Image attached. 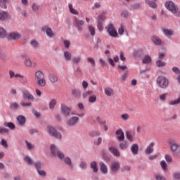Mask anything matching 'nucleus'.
<instances>
[{
	"label": "nucleus",
	"mask_w": 180,
	"mask_h": 180,
	"mask_svg": "<svg viewBox=\"0 0 180 180\" xmlns=\"http://www.w3.org/2000/svg\"><path fill=\"white\" fill-rule=\"evenodd\" d=\"M50 152L52 157H58L60 161H63L65 165H68L69 169H74V165L72 164V160H71V158L66 156L64 155L61 150H58L56 148V145L52 144L50 146Z\"/></svg>",
	"instance_id": "nucleus-1"
},
{
	"label": "nucleus",
	"mask_w": 180,
	"mask_h": 180,
	"mask_svg": "<svg viewBox=\"0 0 180 180\" xmlns=\"http://www.w3.org/2000/svg\"><path fill=\"white\" fill-rule=\"evenodd\" d=\"M168 144L173 155L178 156L180 154V143H178L174 138H169Z\"/></svg>",
	"instance_id": "nucleus-2"
},
{
	"label": "nucleus",
	"mask_w": 180,
	"mask_h": 180,
	"mask_svg": "<svg viewBox=\"0 0 180 180\" xmlns=\"http://www.w3.org/2000/svg\"><path fill=\"white\" fill-rule=\"evenodd\" d=\"M34 81L38 86H46V79H44V73L41 70H37L34 74Z\"/></svg>",
	"instance_id": "nucleus-3"
},
{
	"label": "nucleus",
	"mask_w": 180,
	"mask_h": 180,
	"mask_svg": "<svg viewBox=\"0 0 180 180\" xmlns=\"http://www.w3.org/2000/svg\"><path fill=\"white\" fill-rule=\"evenodd\" d=\"M165 6L168 11H170L172 13L175 15L176 18H180V11L178 9V6L175 5L174 2H172V1H167L165 3Z\"/></svg>",
	"instance_id": "nucleus-4"
},
{
	"label": "nucleus",
	"mask_w": 180,
	"mask_h": 180,
	"mask_svg": "<svg viewBox=\"0 0 180 180\" xmlns=\"http://www.w3.org/2000/svg\"><path fill=\"white\" fill-rule=\"evenodd\" d=\"M46 131L51 136V137H53L54 139H58V140H61L63 139V135L61 132L57 131L54 127L51 125H48L46 127Z\"/></svg>",
	"instance_id": "nucleus-5"
},
{
	"label": "nucleus",
	"mask_w": 180,
	"mask_h": 180,
	"mask_svg": "<svg viewBox=\"0 0 180 180\" xmlns=\"http://www.w3.org/2000/svg\"><path fill=\"white\" fill-rule=\"evenodd\" d=\"M157 84L162 89H167L169 85V80L164 76H159L157 79Z\"/></svg>",
	"instance_id": "nucleus-6"
},
{
	"label": "nucleus",
	"mask_w": 180,
	"mask_h": 180,
	"mask_svg": "<svg viewBox=\"0 0 180 180\" xmlns=\"http://www.w3.org/2000/svg\"><path fill=\"white\" fill-rule=\"evenodd\" d=\"M60 115L65 117H70L71 115H74V112L72 111L71 108L65 104L60 105Z\"/></svg>",
	"instance_id": "nucleus-7"
},
{
	"label": "nucleus",
	"mask_w": 180,
	"mask_h": 180,
	"mask_svg": "<svg viewBox=\"0 0 180 180\" xmlns=\"http://www.w3.org/2000/svg\"><path fill=\"white\" fill-rule=\"evenodd\" d=\"M78 122H79V117L77 116H72L67 119L66 124L68 127H75L78 124Z\"/></svg>",
	"instance_id": "nucleus-8"
},
{
	"label": "nucleus",
	"mask_w": 180,
	"mask_h": 180,
	"mask_svg": "<svg viewBox=\"0 0 180 180\" xmlns=\"http://www.w3.org/2000/svg\"><path fill=\"white\" fill-rule=\"evenodd\" d=\"M106 31L108 32V34L110 36V37L116 38L119 36L117 34V31L115 29V27L113 26V24L110 23L106 27Z\"/></svg>",
	"instance_id": "nucleus-9"
},
{
	"label": "nucleus",
	"mask_w": 180,
	"mask_h": 180,
	"mask_svg": "<svg viewBox=\"0 0 180 180\" xmlns=\"http://www.w3.org/2000/svg\"><path fill=\"white\" fill-rule=\"evenodd\" d=\"M41 32H45L48 37H56V33L53 32V29H51V27H50L49 25L42 27Z\"/></svg>",
	"instance_id": "nucleus-10"
},
{
	"label": "nucleus",
	"mask_w": 180,
	"mask_h": 180,
	"mask_svg": "<svg viewBox=\"0 0 180 180\" xmlns=\"http://www.w3.org/2000/svg\"><path fill=\"white\" fill-rule=\"evenodd\" d=\"M75 25L77 27V30L79 33H82V27L84 26V25H85V22H84V20H79L78 18H75Z\"/></svg>",
	"instance_id": "nucleus-11"
},
{
	"label": "nucleus",
	"mask_w": 180,
	"mask_h": 180,
	"mask_svg": "<svg viewBox=\"0 0 180 180\" xmlns=\"http://www.w3.org/2000/svg\"><path fill=\"white\" fill-rule=\"evenodd\" d=\"M20 37H22V35H20V34L18 32H11L8 34L7 39L11 41H18Z\"/></svg>",
	"instance_id": "nucleus-12"
},
{
	"label": "nucleus",
	"mask_w": 180,
	"mask_h": 180,
	"mask_svg": "<svg viewBox=\"0 0 180 180\" xmlns=\"http://www.w3.org/2000/svg\"><path fill=\"white\" fill-rule=\"evenodd\" d=\"M110 168L112 172H118L120 169V162L117 161L112 162Z\"/></svg>",
	"instance_id": "nucleus-13"
},
{
	"label": "nucleus",
	"mask_w": 180,
	"mask_h": 180,
	"mask_svg": "<svg viewBox=\"0 0 180 180\" xmlns=\"http://www.w3.org/2000/svg\"><path fill=\"white\" fill-rule=\"evenodd\" d=\"M22 97L25 100L30 101L31 102H33V101H34V96L32 94H30V93L27 90L22 91Z\"/></svg>",
	"instance_id": "nucleus-14"
},
{
	"label": "nucleus",
	"mask_w": 180,
	"mask_h": 180,
	"mask_svg": "<svg viewBox=\"0 0 180 180\" xmlns=\"http://www.w3.org/2000/svg\"><path fill=\"white\" fill-rule=\"evenodd\" d=\"M162 32L164 33L165 36L167 37V39H169V40L172 39V35L174 34V31H172V30L168 28H162Z\"/></svg>",
	"instance_id": "nucleus-15"
},
{
	"label": "nucleus",
	"mask_w": 180,
	"mask_h": 180,
	"mask_svg": "<svg viewBox=\"0 0 180 180\" xmlns=\"http://www.w3.org/2000/svg\"><path fill=\"white\" fill-rule=\"evenodd\" d=\"M110 153L114 155V157H117V158H119L120 157V151H119V149L115 146H110L108 148Z\"/></svg>",
	"instance_id": "nucleus-16"
},
{
	"label": "nucleus",
	"mask_w": 180,
	"mask_h": 180,
	"mask_svg": "<svg viewBox=\"0 0 180 180\" xmlns=\"http://www.w3.org/2000/svg\"><path fill=\"white\" fill-rule=\"evenodd\" d=\"M151 41L155 46H162V39L158 36H153L151 37Z\"/></svg>",
	"instance_id": "nucleus-17"
},
{
	"label": "nucleus",
	"mask_w": 180,
	"mask_h": 180,
	"mask_svg": "<svg viewBox=\"0 0 180 180\" xmlns=\"http://www.w3.org/2000/svg\"><path fill=\"white\" fill-rule=\"evenodd\" d=\"M48 78L51 84H57L58 82V77L54 73H49Z\"/></svg>",
	"instance_id": "nucleus-18"
},
{
	"label": "nucleus",
	"mask_w": 180,
	"mask_h": 180,
	"mask_svg": "<svg viewBox=\"0 0 180 180\" xmlns=\"http://www.w3.org/2000/svg\"><path fill=\"white\" fill-rule=\"evenodd\" d=\"M9 19V13L8 11L0 12V21L5 22Z\"/></svg>",
	"instance_id": "nucleus-19"
},
{
	"label": "nucleus",
	"mask_w": 180,
	"mask_h": 180,
	"mask_svg": "<svg viewBox=\"0 0 180 180\" xmlns=\"http://www.w3.org/2000/svg\"><path fill=\"white\" fill-rule=\"evenodd\" d=\"M115 134L118 141H123L124 140V132L122 129H118Z\"/></svg>",
	"instance_id": "nucleus-20"
},
{
	"label": "nucleus",
	"mask_w": 180,
	"mask_h": 180,
	"mask_svg": "<svg viewBox=\"0 0 180 180\" xmlns=\"http://www.w3.org/2000/svg\"><path fill=\"white\" fill-rule=\"evenodd\" d=\"M99 165H100V171L101 172V174L106 175V174H108V166H106L105 164L103 163V162H100Z\"/></svg>",
	"instance_id": "nucleus-21"
},
{
	"label": "nucleus",
	"mask_w": 180,
	"mask_h": 180,
	"mask_svg": "<svg viewBox=\"0 0 180 180\" xmlns=\"http://www.w3.org/2000/svg\"><path fill=\"white\" fill-rule=\"evenodd\" d=\"M17 122L19 126H25V124L26 123V117L23 115H18L17 117Z\"/></svg>",
	"instance_id": "nucleus-22"
},
{
	"label": "nucleus",
	"mask_w": 180,
	"mask_h": 180,
	"mask_svg": "<svg viewBox=\"0 0 180 180\" xmlns=\"http://www.w3.org/2000/svg\"><path fill=\"white\" fill-rule=\"evenodd\" d=\"M131 152L133 154V155H137V154H139V144H132L131 146Z\"/></svg>",
	"instance_id": "nucleus-23"
},
{
	"label": "nucleus",
	"mask_w": 180,
	"mask_h": 180,
	"mask_svg": "<svg viewBox=\"0 0 180 180\" xmlns=\"http://www.w3.org/2000/svg\"><path fill=\"white\" fill-rule=\"evenodd\" d=\"M154 146L155 143L154 142H151L149 146H147V148L145 150V153L146 154H151V153H153V151H154Z\"/></svg>",
	"instance_id": "nucleus-24"
},
{
	"label": "nucleus",
	"mask_w": 180,
	"mask_h": 180,
	"mask_svg": "<svg viewBox=\"0 0 180 180\" xmlns=\"http://www.w3.org/2000/svg\"><path fill=\"white\" fill-rule=\"evenodd\" d=\"M9 75L10 78H24L25 76L23 75H21L20 73H15L13 70H9Z\"/></svg>",
	"instance_id": "nucleus-25"
},
{
	"label": "nucleus",
	"mask_w": 180,
	"mask_h": 180,
	"mask_svg": "<svg viewBox=\"0 0 180 180\" xmlns=\"http://www.w3.org/2000/svg\"><path fill=\"white\" fill-rule=\"evenodd\" d=\"M63 57L65 61H71L72 59V55L68 51H65L63 52Z\"/></svg>",
	"instance_id": "nucleus-26"
},
{
	"label": "nucleus",
	"mask_w": 180,
	"mask_h": 180,
	"mask_svg": "<svg viewBox=\"0 0 180 180\" xmlns=\"http://www.w3.org/2000/svg\"><path fill=\"white\" fill-rule=\"evenodd\" d=\"M7 4H12V0H0V6L2 9H6L8 8Z\"/></svg>",
	"instance_id": "nucleus-27"
},
{
	"label": "nucleus",
	"mask_w": 180,
	"mask_h": 180,
	"mask_svg": "<svg viewBox=\"0 0 180 180\" xmlns=\"http://www.w3.org/2000/svg\"><path fill=\"white\" fill-rule=\"evenodd\" d=\"M90 167L91 169L93 170V172H94L95 174L98 173V171H99V169H98V163H96V162L93 161L90 163Z\"/></svg>",
	"instance_id": "nucleus-28"
},
{
	"label": "nucleus",
	"mask_w": 180,
	"mask_h": 180,
	"mask_svg": "<svg viewBox=\"0 0 180 180\" xmlns=\"http://www.w3.org/2000/svg\"><path fill=\"white\" fill-rule=\"evenodd\" d=\"M30 44L31 46V47H32V49H34V50L39 49V46H40V44H39V41L36 39H32L30 41Z\"/></svg>",
	"instance_id": "nucleus-29"
},
{
	"label": "nucleus",
	"mask_w": 180,
	"mask_h": 180,
	"mask_svg": "<svg viewBox=\"0 0 180 180\" xmlns=\"http://www.w3.org/2000/svg\"><path fill=\"white\" fill-rule=\"evenodd\" d=\"M145 2L147 5H148V6H150V8H152V9H155L158 6L157 3L151 0H145Z\"/></svg>",
	"instance_id": "nucleus-30"
},
{
	"label": "nucleus",
	"mask_w": 180,
	"mask_h": 180,
	"mask_svg": "<svg viewBox=\"0 0 180 180\" xmlns=\"http://www.w3.org/2000/svg\"><path fill=\"white\" fill-rule=\"evenodd\" d=\"M120 149L122 150H127L129 148V143L127 141L120 143Z\"/></svg>",
	"instance_id": "nucleus-31"
},
{
	"label": "nucleus",
	"mask_w": 180,
	"mask_h": 180,
	"mask_svg": "<svg viewBox=\"0 0 180 180\" xmlns=\"http://www.w3.org/2000/svg\"><path fill=\"white\" fill-rule=\"evenodd\" d=\"M8 36L6 30L4 27H0V39H5Z\"/></svg>",
	"instance_id": "nucleus-32"
},
{
	"label": "nucleus",
	"mask_w": 180,
	"mask_h": 180,
	"mask_svg": "<svg viewBox=\"0 0 180 180\" xmlns=\"http://www.w3.org/2000/svg\"><path fill=\"white\" fill-rule=\"evenodd\" d=\"M56 105L57 100H56V98H53L49 103V109H51V110H54V108H56Z\"/></svg>",
	"instance_id": "nucleus-33"
},
{
	"label": "nucleus",
	"mask_w": 180,
	"mask_h": 180,
	"mask_svg": "<svg viewBox=\"0 0 180 180\" xmlns=\"http://www.w3.org/2000/svg\"><path fill=\"white\" fill-rule=\"evenodd\" d=\"M82 60V58L79 56H75L72 58V61L73 64H79Z\"/></svg>",
	"instance_id": "nucleus-34"
},
{
	"label": "nucleus",
	"mask_w": 180,
	"mask_h": 180,
	"mask_svg": "<svg viewBox=\"0 0 180 180\" xmlns=\"http://www.w3.org/2000/svg\"><path fill=\"white\" fill-rule=\"evenodd\" d=\"M79 167L82 171H85L88 167V164L85 161H81L79 164Z\"/></svg>",
	"instance_id": "nucleus-35"
},
{
	"label": "nucleus",
	"mask_w": 180,
	"mask_h": 180,
	"mask_svg": "<svg viewBox=\"0 0 180 180\" xmlns=\"http://www.w3.org/2000/svg\"><path fill=\"white\" fill-rule=\"evenodd\" d=\"M68 8L70 13H72V15H78V11H77L76 9L74 8V7H72V4H68Z\"/></svg>",
	"instance_id": "nucleus-36"
},
{
	"label": "nucleus",
	"mask_w": 180,
	"mask_h": 180,
	"mask_svg": "<svg viewBox=\"0 0 180 180\" xmlns=\"http://www.w3.org/2000/svg\"><path fill=\"white\" fill-rule=\"evenodd\" d=\"M104 92L107 96H112V95L114 94L113 89L112 88H105L104 89Z\"/></svg>",
	"instance_id": "nucleus-37"
},
{
	"label": "nucleus",
	"mask_w": 180,
	"mask_h": 180,
	"mask_svg": "<svg viewBox=\"0 0 180 180\" xmlns=\"http://www.w3.org/2000/svg\"><path fill=\"white\" fill-rule=\"evenodd\" d=\"M32 9L33 12H34L35 13H37V12L40 11V6L37 3H33L32 5Z\"/></svg>",
	"instance_id": "nucleus-38"
},
{
	"label": "nucleus",
	"mask_w": 180,
	"mask_h": 180,
	"mask_svg": "<svg viewBox=\"0 0 180 180\" xmlns=\"http://www.w3.org/2000/svg\"><path fill=\"white\" fill-rule=\"evenodd\" d=\"M87 29L90 34H91V36H94L96 34L95 27H94V25H88Z\"/></svg>",
	"instance_id": "nucleus-39"
},
{
	"label": "nucleus",
	"mask_w": 180,
	"mask_h": 180,
	"mask_svg": "<svg viewBox=\"0 0 180 180\" xmlns=\"http://www.w3.org/2000/svg\"><path fill=\"white\" fill-rule=\"evenodd\" d=\"M151 63V57L148 55H146L143 59V64H150Z\"/></svg>",
	"instance_id": "nucleus-40"
},
{
	"label": "nucleus",
	"mask_w": 180,
	"mask_h": 180,
	"mask_svg": "<svg viewBox=\"0 0 180 180\" xmlns=\"http://www.w3.org/2000/svg\"><path fill=\"white\" fill-rule=\"evenodd\" d=\"M25 146H26L27 150H34V144L29 142L28 141H25Z\"/></svg>",
	"instance_id": "nucleus-41"
},
{
	"label": "nucleus",
	"mask_w": 180,
	"mask_h": 180,
	"mask_svg": "<svg viewBox=\"0 0 180 180\" xmlns=\"http://www.w3.org/2000/svg\"><path fill=\"white\" fill-rule=\"evenodd\" d=\"M4 126L6 127H8V129H11V130H15V129L16 127L15 126V124H13V122H5Z\"/></svg>",
	"instance_id": "nucleus-42"
},
{
	"label": "nucleus",
	"mask_w": 180,
	"mask_h": 180,
	"mask_svg": "<svg viewBox=\"0 0 180 180\" xmlns=\"http://www.w3.org/2000/svg\"><path fill=\"white\" fill-rule=\"evenodd\" d=\"M93 94H94V91L92 90L86 91L83 93L82 96L84 99H86V98H88L89 96L92 95Z\"/></svg>",
	"instance_id": "nucleus-43"
},
{
	"label": "nucleus",
	"mask_w": 180,
	"mask_h": 180,
	"mask_svg": "<svg viewBox=\"0 0 180 180\" xmlns=\"http://www.w3.org/2000/svg\"><path fill=\"white\" fill-rule=\"evenodd\" d=\"M10 109L11 110H16L19 109V103L16 102L12 103L11 104H10Z\"/></svg>",
	"instance_id": "nucleus-44"
},
{
	"label": "nucleus",
	"mask_w": 180,
	"mask_h": 180,
	"mask_svg": "<svg viewBox=\"0 0 180 180\" xmlns=\"http://www.w3.org/2000/svg\"><path fill=\"white\" fill-rule=\"evenodd\" d=\"M34 165L35 169H37V171H39V170L41 169V168H43V163H41V162H35L34 163Z\"/></svg>",
	"instance_id": "nucleus-45"
},
{
	"label": "nucleus",
	"mask_w": 180,
	"mask_h": 180,
	"mask_svg": "<svg viewBox=\"0 0 180 180\" xmlns=\"http://www.w3.org/2000/svg\"><path fill=\"white\" fill-rule=\"evenodd\" d=\"M20 105H21L22 108H32V103L30 102L20 101Z\"/></svg>",
	"instance_id": "nucleus-46"
},
{
	"label": "nucleus",
	"mask_w": 180,
	"mask_h": 180,
	"mask_svg": "<svg viewBox=\"0 0 180 180\" xmlns=\"http://www.w3.org/2000/svg\"><path fill=\"white\" fill-rule=\"evenodd\" d=\"M129 76V70H126L124 74H122L120 77V81H126V79L127 78V77Z\"/></svg>",
	"instance_id": "nucleus-47"
},
{
	"label": "nucleus",
	"mask_w": 180,
	"mask_h": 180,
	"mask_svg": "<svg viewBox=\"0 0 180 180\" xmlns=\"http://www.w3.org/2000/svg\"><path fill=\"white\" fill-rule=\"evenodd\" d=\"M105 19H106V15H105V13H103L98 17L97 22L100 23H103Z\"/></svg>",
	"instance_id": "nucleus-48"
},
{
	"label": "nucleus",
	"mask_w": 180,
	"mask_h": 180,
	"mask_svg": "<svg viewBox=\"0 0 180 180\" xmlns=\"http://www.w3.org/2000/svg\"><path fill=\"white\" fill-rule=\"evenodd\" d=\"M87 62L91 64L92 68H95V65H96L95 63V59L94 58H87Z\"/></svg>",
	"instance_id": "nucleus-49"
},
{
	"label": "nucleus",
	"mask_w": 180,
	"mask_h": 180,
	"mask_svg": "<svg viewBox=\"0 0 180 180\" xmlns=\"http://www.w3.org/2000/svg\"><path fill=\"white\" fill-rule=\"evenodd\" d=\"M89 134L91 136V137H98V136H101V132L98 131H93L89 132Z\"/></svg>",
	"instance_id": "nucleus-50"
},
{
	"label": "nucleus",
	"mask_w": 180,
	"mask_h": 180,
	"mask_svg": "<svg viewBox=\"0 0 180 180\" xmlns=\"http://www.w3.org/2000/svg\"><path fill=\"white\" fill-rule=\"evenodd\" d=\"M72 94L74 95L76 98H78L81 96V91L77 90V89H72Z\"/></svg>",
	"instance_id": "nucleus-51"
},
{
	"label": "nucleus",
	"mask_w": 180,
	"mask_h": 180,
	"mask_svg": "<svg viewBox=\"0 0 180 180\" xmlns=\"http://www.w3.org/2000/svg\"><path fill=\"white\" fill-rule=\"evenodd\" d=\"M24 160L25 161V162H27L29 165H32L33 164V160H32V158H30V157L29 156H25Z\"/></svg>",
	"instance_id": "nucleus-52"
},
{
	"label": "nucleus",
	"mask_w": 180,
	"mask_h": 180,
	"mask_svg": "<svg viewBox=\"0 0 180 180\" xmlns=\"http://www.w3.org/2000/svg\"><path fill=\"white\" fill-rule=\"evenodd\" d=\"M140 8H141V4L140 3H136L131 5V9L134 11H137V9H140Z\"/></svg>",
	"instance_id": "nucleus-53"
},
{
	"label": "nucleus",
	"mask_w": 180,
	"mask_h": 180,
	"mask_svg": "<svg viewBox=\"0 0 180 180\" xmlns=\"http://www.w3.org/2000/svg\"><path fill=\"white\" fill-rule=\"evenodd\" d=\"M179 103H180V97H179L177 99H176L174 101H171L169 103V104L171 105L172 106L178 105Z\"/></svg>",
	"instance_id": "nucleus-54"
},
{
	"label": "nucleus",
	"mask_w": 180,
	"mask_h": 180,
	"mask_svg": "<svg viewBox=\"0 0 180 180\" xmlns=\"http://www.w3.org/2000/svg\"><path fill=\"white\" fill-rule=\"evenodd\" d=\"M156 65L157 67H165V65H167V63L161 60H159L156 61Z\"/></svg>",
	"instance_id": "nucleus-55"
},
{
	"label": "nucleus",
	"mask_w": 180,
	"mask_h": 180,
	"mask_svg": "<svg viewBox=\"0 0 180 180\" xmlns=\"http://www.w3.org/2000/svg\"><path fill=\"white\" fill-rule=\"evenodd\" d=\"M167 95H168V94H160L159 96V100L162 102H165V101H167Z\"/></svg>",
	"instance_id": "nucleus-56"
},
{
	"label": "nucleus",
	"mask_w": 180,
	"mask_h": 180,
	"mask_svg": "<svg viewBox=\"0 0 180 180\" xmlns=\"http://www.w3.org/2000/svg\"><path fill=\"white\" fill-rule=\"evenodd\" d=\"M89 102L90 103H95L96 102V96L92 95L89 98Z\"/></svg>",
	"instance_id": "nucleus-57"
},
{
	"label": "nucleus",
	"mask_w": 180,
	"mask_h": 180,
	"mask_svg": "<svg viewBox=\"0 0 180 180\" xmlns=\"http://www.w3.org/2000/svg\"><path fill=\"white\" fill-rule=\"evenodd\" d=\"M82 88H83L84 91H86V89H88V86H89V84H88V82H86L85 80H84L82 82Z\"/></svg>",
	"instance_id": "nucleus-58"
},
{
	"label": "nucleus",
	"mask_w": 180,
	"mask_h": 180,
	"mask_svg": "<svg viewBox=\"0 0 180 180\" xmlns=\"http://www.w3.org/2000/svg\"><path fill=\"white\" fill-rule=\"evenodd\" d=\"M24 63L26 65V67H32V60H30V59L27 58H25Z\"/></svg>",
	"instance_id": "nucleus-59"
},
{
	"label": "nucleus",
	"mask_w": 180,
	"mask_h": 180,
	"mask_svg": "<svg viewBox=\"0 0 180 180\" xmlns=\"http://www.w3.org/2000/svg\"><path fill=\"white\" fill-rule=\"evenodd\" d=\"M126 137L129 141H133V135L129 131L126 132Z\"/></svg>",
	"instance_id": "nucleus-60"
},
{
	"label": "nucleus",
	"mask_w": 180,
	"mask_h": 180,
	"mask_svg": "<svg viewBox=\"0 0 180 180\" xmlns=\"http://www.w3.org/2000/svg\"><path fill=\"white\" fill-rule=\"evenodd\" d=\"M155 178L157 180H166L165 177H164V176L160 174H157L155 175Z\"/></svg>",
	"instance_id": "nucleus-61"
},
{
	"label": "nucleus",
	"mask_w": 180,
	"mask_h": 180,
	"mask_svg": "<svg viewBox=\"0 0 180 180\" xmlns=\"http://www.w3.org/2000/svg\"><path fill=\"white\" fill-rule=\"evenodd\" d=\"M131 167L129 165H126L122 167L121 171L122 172H124V171H130Z\"/></svg>",
	"instance_id": "nucleus-62"
},
{
	"label": "nucleus",
	"mask_w": 180,
	"mask_h": 180,
	"mask_svg": "<svg viewBox=\"0 0 180 180\" xmlns=\"http://www.w3.org/2000/svg\"><path fill=\"white\" fill-rule=\"evenodd\" d=\"M172 70L173 72H174V74H176L177 75H180V70H179V68H178V67H173Z\"/></svg>",
	"instance_id": "nucleus-63"
},
{
	"label": "nucleus",
	"mask_w": 180,
	"mask_h": 180,
	"mask_svg": "<svg viewBox=\"0 0 180 180\" xmlns=\"http://www.w3.org/2000/svg\"><path fill=\"white\" fill-rule=\"evenodd\" d=\"M173 179L180 180V173L179 172L174 173L173 175Z\"/></svg>",
	"instance_id": "nucleus-64"
}]
</instances>
